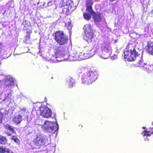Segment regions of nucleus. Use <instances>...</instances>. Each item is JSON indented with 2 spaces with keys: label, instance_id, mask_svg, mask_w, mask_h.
<instances>
[{
  "label": "nucleus",
  "instance_id": "nucleus-11",
  "mask_svg": "<svg viewBox=\"0 0 153 153\" xmlns=\"http://www.w3.org/2000/svg\"><path fill=\"white\" fill-rule=\"evenodd\" d=\"M139 66L143 67L144 70L148 73H153V65H148L143 62V61L141 60L139 62Z\"/></svg>",
  "mask_w": 153,
  "mask_h": 153
},
{
  "label": "nucleus",
  "instance_id": "nucleus-13",
  "mask_svg": "<svg viewBox=\"0 0 153 153\" xmlns=\"http://www.w3.org/2000/svg\"><path fill=\"white\" fill-rule=\"evenodd\" d=\"M6 97L4 99V101H7V104L8 107H10L12 108L13 107L14 101L13 100V97L10 93L7 94V96L6 95Z\"/></svg>",
  "mask_w": 153,
  "mask_h": 153
},
{
  "label": "nucleus",
  "instance_id": "nucleus-22",
  "mask_svg": "<svg viewBox=\"0 0 153 153\" xmlns=\"http://www.w3.org/2000/svg\"><path fill=\"white\" fill-rule=\"evenodd\" d=\"M4 127L5 129H8L11 131L13 134H15L16 133V132L12 127L10 126L7 125L4 126Z\"/></svg>",
  "mask_w": 153,
  "mask_h": 153
},
{
  "label": "nucleus",
  "instance_id": "nucleus-8",
  "mask_svg": "<svg viewBox=\"0 0 153 153\" xmlns=\"http://www.w3.org/2000/svg\"><path fill=\"white\" fill-rule=\"evenodd\" d=\"M73 5L71 0H63L60 3L59 7L62 10L63 13H67Z\"/></svg>",
  "mask_w": 153,
  "mask_h": 153
},
{
  "label": "nucleus",
  "instance_id": "nucleus-5",
  "mask_svg": "<svg viewBox=\"0 0 153 153\" xmlns=\"http://www.w3.org/2000/svg\"><path fill=\"white\" fill-rule=\"evenodd\" d=\"M83 29L84 39L88 42H91L94 36L93 27L91 24H88L84 25Z\"/></svg>",
  "mask_w": 153,
  "mask_h": 153
},
{
  "label": "nucleus",
  "instance_id": "nucleus-9",
  "mask_svg": "<svg viewBox=\"0 0 153 153\" xmlns=\"http://www.w3.org/2000/svg\"><path fill=\"white\" fill-rule=\"evenodd\" d=\"M55 39L56 41L60 45L66 44L68 42L67 36L64 35L62 31L56 32L55 34Z\"/></svg>",
  "mask_w": 153,
  "mask_h": 153
},
{
  "label": "nucleus",
  "instance_id": "nucleus-33",
  "mask_svg": "<svg viewBox=\"0 0 153 153\" xmlns=\"http://www.w3.org/2000/svg\"><path fill=\"white\" fill-rule=\"evenodd\" d=\"M143 128H144V127H143Z\"/></svg>",
  "mask_w": 153,
  "mask_h": 153
},
{
  "label": "nucleus",
  "instance_id": "nucleus-31",
  "mask_svg": "<svg viewBox=\"0 0 153 153\" xmlns=\"http://www.w3.org/2000/svg\"><path fill=\"white\" fill-rule=\"evenodd\" d=\"M151 13H152L153 14V10L151 11Z\"/></svg>",
  "mask_w": 153,
  "mask_h": 153
},
{
  "label": "nucleus",
  "instance_id": "nucleus-6",
  "mask_svg": "<svg viewBox=\"0 0 153 153\" xmlns=\"http://www.w3.org/2000/svg\"><path fill=\"white\" fill-rule=\"evenodd\" d=\"M101 52L99 54V55L104 59L108 58L110 56L111 48L109 43L104 42L101 45Z\"/></svg>",
  "mask_w": 153,
  "mask_h": 153
},
{
  "label": "nucleus",
  "instance_id": "nucleus-18",
  "mask_svg": "<svg viewBox=\"0 0 153 153\" xmlns=\"http://www.w3.org/2000/svg\"><path fill=\"white\" fill-rule=\"evenodd\" d=\"M93 18L96 22H99L101 21L102 19L100 14L98 13H95L94 12Z\"/></svg>",
  "mask_w": 153,
  "mask_h": 153
},
{
  "label": "nucleus",
  "instance_id": "nucleus-21",
  "mask_svg": "<svg viewBox=\"0 0 153 153\" xmlns=\"http://www.w3.org/2000/svg\"><path fill=\"white\" fill-rule=\"evenodd\" d=\"M87 11V12L85 13H83V15L84 19L87 20L90 19L91 18V15H93L94 13V11L92 10V12L91 13H89Z\"/></svg>",
  "mask_w": 153,
  "mask_h": 153
},
{
  "label": "nucleus",
  "instance_id": "nucleus-12",
  "mask_svg": "<svg viewBox=\"0 0 153 153\" xmlns=\"http://www.w3.org/2000/svg\"><path fill=\"white\" fill-rule=\"evenodd\" d=\"M94 54L95 51L94 49L92 48H89L85 53H83L84 59L91 57Z\"/></svg>",
  "mask_w": 153,
  "mask_h": 153
},
{
  "label": "nucleus",
  "instance_id": "nucleus-26",
  "mask_svg": "<svg viewBox=\"0 0 153 153\" xmlns=\"http://www.w3.org/2000/svg\"><path fill=\"white\" fill-rule=\"evenodd\" d=\"M6 148L3 147H0V153H5Z\"/></svg>",
  "mask_w": 153,
  "mask_h": 153
},
{
  "label": "nucleus",
  "instance_id": "nucleus-3",
  "mask_svg": "<svg viewBox=\"0 0 153 153\" xmlns=\"http://www.w3.org/2000/svg\"><path fill=\"white\" fill-rule=\"evenodd\" d=\"M81 77L82 83L89 85L97 79V73L95 71H89L83 73Z\"/></svg>",
  "mask_w": 153,
  "mask_h": 153
},
{
  "label": "nucleus",
  "instance_id": "nucleus-23",
  "mask_svg": "<svg viewBox=\"0 0 153 153\" xmlns=\"http://www.w3.org/2000/svg\"><path fill=\"white\" fill-rule=\"evenodd\" d=\"M7 142L6 138L2 136H0V143L2 144H5Z\"/></svg>",
  "mask_w": 153,
  "mask_h": 153
},
{
  "label": "nucleus",
  "instance_id": "nucleus-10",
  "mask_svg": "<svg viewBox=\"0 0 153 153\" xmlns=\"http://www.w3.org/2000/svg\"><path fill=\"white\" fill-rule=\"evenodd\" d=\"M40 114L45 118L51 117L52 112L50 109L46 107H41L40 108Z\"/></svg>",
  "mask_w": 153,
  "mask_h": 153
},
{
  "label": "nucleus",
  "instance_id": "nucleus-30",
  "mask_svg": "<svg viewBox=\"0 0 153 153\" xmlns=\"http://www.w3.org/2000/svg\"><path fill=\"white\" fill-rule=\"evenodd\" d=\"M7 135H8V136H11V134L10 133H7Z\"/></svg>",
  "mask_w": 153,
  "mask_h": 153
},
{
  "label": "nucleus",
  "instance_id": "nucleus-25",
  "mask_svg": "<svg viewBox=\"0 0 153 153\" xmlns=\"http://www.w3.org/2000/svg\"><path fill=\"white\" fill-rule=\"evenodd\" d=\"M65 25L67 27L68 29L69 30H71L72 28V26L71 25V22H68V23L65 24Z\"/></svg>",
  "mask_w": 153,
  "mask_h": 153
},
{
  "label": "nucleus",
  "instance_id": "nucleus-32",
  "mask_svg": "<svg viewBox=\"0 0 153 153\" xmlns=\"http://www.w3.org/2000/svg\"><path fill=\"white\" fill-rule=\"evenodd\" d=\"M44 3H43V5H44Z\"/></svg>",
  "mask_w": 153,
  "mask_h": 153
},
{
  "label": "nucleus",
  "instance_id": "nucleus-27",
  "mask_svg": "<svg viewBox=\"0 0 153 153\" xmlns=\"http://www.w3.org/2000/svg\"><path fill=\"white\" fill-rule=\"evenodd\" d=\"M3 114L0 111V124L1 123L3 117Z\"/></svg>",
  "mask_w": 153,
  "mask_h": 153
},
{
  "label": "nucleus",
  "instance_id": "nucleus-16",
  "mask_svg": "<svg viewBox=\"0 0 153 153\" xmlns=\"http://www.w3.org/2000/svg\"><path fill=\"white\" fill-rule=\"evenodd\" d=\"M153 134V128H152L150 130H146L144 131L142 133V134L144 137L145 140L146 141H148L149 139L147 138L150 136L151 135Z\"/></svg>",
  "mask_w": 153,
  "mask_h": 153
},
{
  "label": "nucleus",
  "instance_id": "nucleus-20",
  "mask_svg": "<svg viewBox=\"0 0 153 153\" xmlns=\"http://www.w3.org/2000/svg\"><path fill=\"white\" fill-rule=\"evenodd\" d=\"M67 84L69 88H71L75 84L74 80L71 78H68L66 79Z\"/></svg>",
  "mask_w": 153,
  "mask_h": 153
},
{
  "label": "nucleus",
  "instance_id": "nucleus-2",
  "mask_svg": "<svg viewBox=\"0 0 153 153\" xmlns=\"http://www.w3.org/2000/svg\"><path fill=\"white\" fill-rule=\"evenodd\" d=\"M33 147L37 148L42 145L49 144L50 143V138L48 137L41 134H37L36 137L33 141Z\"/></svg>",
  "mask_w": 153,
  "mask_h": 153
},
{
  "label": "nucleus",
  "instance_id": "nucleus-17",
  "mask_svg": "<svg viewBox=\"0 0 153 153\" xmlns=\"http://www.w3.org/2000/svg\"><path fill=\"white\" fill-rule=\"evenodd\" d=\"M93 4V2L92 0H88L86 1V11L88 12L89 13H91L92 12V6Z\"/></svg>",
  "mask_w": 153,
  "mask_h": 153
},
{
  "label": "nucleus",
  "instance_id": "nucleus-28",
  "mask_svg": "<svg viewBox=\"0 0 153 153\" xmlns=\"http://www.w3.org/2000/svg\"><path fill=\"white\" fill-rule=\"evenodd\" d=\"M7 153H13V152L11 150L7 148H6L5 152Z\"/></svg>",
  "mask_w": 153,
  "mask_h": 153
},
{
  "label": "nucleus",
  "instance_id": "nucleus-14",
  "mask_svg": "<svg viewBox=\"0 0 153 153\" xmlns=\"http://www.w3.org/2000/svg\"><path fill=\"white\" fill-rule=\"evenodd\" d=\"M21 112L16 113L12 119L13 122L16 125L19 124L22 121V116Z\"/></svg>",
  "mask_w": 153,
  "mask_h": 153
},
{
  "label": "nucleus",
  "instance_id": "nucleus-1",
  "mask_svg": "<svg viewBox=\"0 0 153 153\" xmlns=\"http://www.w3.org/2000/svg\"><path fill=\"white\" fill-rule=\"evenodd\" d=\"M55 52V55L47 56L46 60L51 62L56 63L64 61H73L84 59L83 53L79 51H74L71 53L67 58L65 57L67 52V50L65 48L59 47Z\"/></svg>",
  "mask_w": 153,
  "mask_h": 153
},
{
  "label": "nucleus",
  "instance_id": "nucleus-19",
  "mask_svg": "<svg viewBox=\"0 0 153 153\" xmlns=\"http://www.w3.org/2000/svg\"><path fill=\"white\" fill-rule=\"evenodd\" d=\"M147 51L150 53H153V42H149L147 44Z\"/></svg>",
  "mask_w": 153,
  "mask_h": 153
},
{
  "label": "nucleus",
  "instance_id": "nucleus-24",
  "mask_svg": "<svg viewBox=\"0 0 153 153\" xmlns=\"http://www.w3.org/2000/svg\"><path fill=\"white\" fill-rule=\"evenodd\" d=\"M11 139L13 140L17 144L19 145L20 142L18 138L16 136H13L11 137Z\"/></svg>",
  "mask_w": 153,
  "mask_h": 153
},
{
  "label": "nucleus",
  "instance_id": "nucleus-29",
  "mask_svg": "<svg viewBox=\"0 0 153 153\" xmlns=\"http://www.w3.org/2000/svg\"><path fill=\"white\" fill-rule=\"evenodd\" d=\"M26 38H27V39H30V37L29 35L28 36H27L26 37Z\"/></svg>",
  "mask_w": 153,
  "mask_h": 153
},
{
  "label": "nucleus",
  "instance_id": "nucleus-15",
  "mask_svg": "<svg viewBox=\"0 0 153 153\" xmlns=\"http://www.w3.org/2000/svg\"><path fill=\"white\" fill-rule=\"evenodd\" d=\"M5 84L9 87H11L14 84L13 79L12 77L10 76H8L5 78Z\"/></svg>",
  "mask_w": 153,
  "mask_h": 153
},
{
  "label": "nucleus",
  "instance_id": "nucleus-7",
  "mask_svg": "<svg viewBox=\"0 0 153 153\" xmlns=\"http://www.w3.org/2000/svg\"><path fill=\"white\" fill-rule=\"evenodd\" d=\"M42 127L45 131L48 132L54 133L58 129L57 123L48 121H45Z\"/></svg>",
  "mask_w": 153,
  "mask_h": 153
},
{
  "label": "nucleus",
  "instance_id": "nucleus-4",
  "mask_svg": "<svg viewBox=\"0 0 153 153\" xmlns=\"http://www.w3.org/2000/svg\"><path fill=\"white\" fill-rule=\"evenodd\" d=\"M124 59H127L128 61H134L137 56V53L131 44H128L125 50L124 53Z\"/></svg>",
  "mask_w": 153,
  "mask_h": 153
}]
</instances>
